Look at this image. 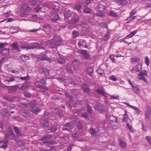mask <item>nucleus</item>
<instances>
[{
  "instance_id": "nucleus-1",
  "label": "nucleus",
  "mask_w": 151,
  "mask_h": 151,
  "mask_svg": "<svg viewBox=\"0 0 151 151\" xmlns=\"http://www.w3.org/2000/svg\"><path fill=\"white\" fill-rule=\"evenodd\" d=\"M63 126L62 129L63 131H67L69 132H71L74 127V123L72 122H68L63 124Z\"/></svg>"
},
{
  "instance_id": "nucleus-2",
  "label": "nucleus",
  "mask_w": 151,
  "mask_h": 151,
  "mask_svg": "<svg viewBox=\"0 0 151 151\" xmlns=\"http://www.w3.org/2000/svg\"><path fill=\"white\" fill-rule=\"evenodd\" d=\"M42 27L43 29V30L47 34H49L52 32V28L50 24H45L42 25Z\"/></svg>"
},
{
  "instance_id": "nucleus-3",
  "label": "nucleus",
  "mask_w": 151,
  "mask_h": 151,
  "mask_svg": "<svg viewBox=\"0 0 151 151\" xmlns=\"http://www.w3.org/2000/svg\"><path fill=\"white\" fill-rule=\"evenodd\" d=\"M78 52L79 54L83 55L86 59H88L90 58V54L88 53L86 50L78 49Z\"/></svg>"
},
{
  "instance_id": "nucleus-4",
  "label": "nucleus",
  "mask_w": 151,
  "mask_h": 151,
  "mask_svg": "<svg viewBox=\"0 0 151 151\" xmlns=\"http://www.w3.org/2000/svg\"><path fill=\"white\" fill-rule=\"evenodd\" d=\"M89 132L91 135L94 137H97L99 136V132L96 131L95 129L91 128L89 130Z\"/></svg>"
},
{
  "instance_id": "nucleus-5",
  "label": "nucleus",
  "mask_w": 151,
  "mask_h": 151,
  "mask_svg": "<svg viewBox=\"0 0 151 151\" xmlns=\"http://www.w3.org/2000/svg\"><path fill=\"white\" fill-rule=\"evenodd\" d=\"M145 116L147 119H149L151 114V110L150 106H146L145 107Z\"/></svg>"
},
{
  "instance_id": "nucleus-6",
  "label": "nucleus",
  "mask_w": 151,
  "mask_h": 151,
  "mask_svg": "<svg viewBox=\"0 0 151 151\" xmlns=\"http://www.w3.org/2000/svg\"><path fill=\"white\" fill-rule=\"evenodd\" d=\"M40 125L43 128L47 127L49 126V123L48 121L41 119Z\"/></svg>"
},
{
  "instance_id": "nucleus-7",
  "label": "nucleus",
  "mask_w": 151,
  "mask_h": 151,
  "mask_svg": "<svg viewBox=\"0 0 151 151\" xmlns=\"http://www.w3.org/2000/svg\"><path fill=\"white\" fill-rule=\"evenodd\" d=\"M39 58L40 60H45L48 61H51V59L49 58H47L46 53L44 52L42 53L40 55Z\"/></svg>"
},
{
  "instance_id": "nucleus-8",
  "label": "nucleus",
  "mask_w": 151,
  "mask_h": 151,
  "mask_svg": "<svg viewBox=\"0 0 151 151\" xmlns=\"http://www.w3.org/2000/svg\"><path fill=\"white\" fill-rule=\"evenodd\" d=\"M20 114L25 117H27L30 115V112L27 110H24L20 111Z\"/></svg>"
},
{
  "instance_id": "nucleus-9",
  "label": "nucleus",
  "mask_w": 151,
  "mask_h": 151,
  "mask_svg": "<svg viewBox=\"0 0 151 151\" xmlns=\"http://www.w3.org/2000/svg\"><path fill=\"white\" fill-rule=\"evenodd\" d=\"M50 118V115L49 113L47 111H45L44 115L42 116L41 119L48 121Z\"/></svg>"
},
{
  "instance_id": "nucleus-10",
  "label": "nucleus",
  "mask_w": 151,
  "mask_h": 151,
  "mask_svg": "<svg viewBox=\"0 0 151 151\" xmlns=\"http://www.w3.org/2000/svg\"><path fill=\"white\" fill-rule=\"evenodd\" d=\"M105 9V6L102 4H100L96 8V11L100 12H104Z\"/></svg>"
},
{
  "instance_id": "nucleus-11",
  "label": "nucleus",
  "mask_w": 151,
  "mask_h": 151,
  "mask_svg": "<svg viewBox=\"0 0 151 151\" xmlns=\"http://www.w3.org/2000/svg\"><path fill=\"white\" fill-rule=\"evenodd\" d=\"M95 91L97 93L100 94H101L103 96H105L106 95L105 89L103 88H99L96 89Z\"/></svg>"
},
{
  "instance_id": "nucleus-12",
  "label": "nucleus",
  "mask_w": 151,
  "mask_h": 151,
  "mask_svg": "<svg viewBox=\"0 0 151 151\" xmlns=\"http://www.w3.org/2000/svg\"><path fill=\"white\" fill-rule=\"evenodd\" d=\"M72 12L70 9L66 10L64 13L65 19H68L71 16Z\"/></svg>"
},
{
  "instance_id": "nucleus-13",
  "label": "nucleus",
  "mask_w": 151,
  "mask_h": 151,
  "mask_svg": "<svg viewBox=\"0 0 151 151\" xmlns=\"http://www.w3.org/2000/svg\"><path fill=\"white\" fill-rule=\"evenodd\" d=\"M62 42V40H58L57 41L55 40L54 44L51 45V47L52 48H57L60 45Z\"/></svg>"
},
{
  "instance_id": "nucleus-14",
  "label": "nucleus",
  "mask_w": 151,
  "mask_h": 151,
  "mask_svg": "<svg viewBox=\"0 0 151 151\" xmlns=\"http://www.w3.org/2000/svg\"><path fill=\"white\" fill-rule=\"evenodd\" d=\"M30 110L35 114L37 113L40 111V109L35 106H33L31 107L30 108Z\"/></svg>"
},
{
  "instance_id": "nucleus-15",
  "label": "nucleus",
  "mask_w": 151,
  "mask_h": 151,
  "mask_svg": "<svg viewBox=\"0 0 151 151\" xmlns=\"http://www.w3.org/2000/svg\"><path fill=\"white\" fill-rule=\"evenodd\" d=\"M65 94L69 102H72L74 101V98L68 92H65Z\"/></svg>"
},
{
  "instance_id": "nucleus-16",
  "label": "nucleus",
  "mask_w": 151,
  "mask_h": 151,
  "mask_svg": "<svg viewBox=\"0 0 151 151\" xmlns=\"http://www.w3.org/2000/svg\"><path fill=\"white\" fill-rule=\"evenodd\" d=\"M53 136L52 135H45L41 137L40 140L43 141L47 139H50L52 138Z\"/></svg>"
},
{
  "instance_id": "nucleus-17",
  "label": "nucleus",
  "mask_w": 151,
  "mask_h": 151,
  "mask_svg": "<svg viewBox=\"0 0 151 151\" xmlns=\"http://www.w3.org/2000/svg\"><path fill=\"white\" fill-rule=\"evenodd\" d=\"M9 50L5 48L1 52V54L3 56H6L10 55Z\"/></svg>"
},
{
  "instance_id": "nucleus-18",
  "label": "nucleus",
  "mask_w": 151,
  "mask_h": 151,
  "mask_svg": "<svg viewBox=\"0 0 151 151\" xmlns=\"http://www.w3.org/2000/svg\"><path fill=\"white\" fill-rule=\"evenodd\" d=\"M15 132L16 133L17 136H21L22 134L21 131L19 130V128L16 126H14L13 127Z\"/></svg>"
},
{
  "instance_id": "nucleus-19",
  "label": "nucleus",
  "mask_w": 151,
  "mask_h": 151,
  "mask_svg": "<svg viewBox=\"0 0 151 151\" xmlns=\"http://www.w3.org/2000/svg\"><path fill=\"white\" fill-rule=\"evenodd\" d=\"M58 15L56 13L53 14L52 16L51 20L52 22H56L59 19Z\"/></svg>"
},
{
  "instance_id": "nucleus-20",
  "label": "nucleus",
  "mask_w": 151,
  "mask_h": 151,
  "mask_svg": "<svg viewBox=\"0 0 151 151\" xmlns=\"http://www.w3.org/2000/svg\"><path fill=\"white\" fill-rule=\"evenodd\" d=\"M119 145L123 148H125L127 146V143L124 141L120 139H119Z\"/></svg>"
},
{
  "instance_id": "nucleus-21",
  "label": "nucleus",
  "mask_w": 151,
  "mask_h": 151,
  "mask_svg": "<svg viewBox=\"0 0 151 151\" xmlns=\"http://www.w3.org/2000/svg\"><path fill=\"white\" fill-rule=\"evenodd\" d=\"M87 73L90 76H92L93 73V68L91 67L88 68L87 70Z\"/></svg>"
},
{
  "instance_id": "nucleus-22",
  "label": "nucleus",
  "mask_w": 151,
  "mask_h": 151,
  "mask_svg": "<svg viewBox=\"0 0 151 151\" xmlns=\"http://www.w3.org/2000/svg\"><path fill=\"white\" fill-rule=\"evenodd\" d=\"M82 88L84 91L87 93L89 92L91 90L89 88L88 85L86 84H83L82 86Z\"/></svg>"
},
{
  "instance_id": "nucleus-23",
  "label": "nucleus",
  "mask_w": 151,
  "mask_h": 151,
  "mask_svg": "<svg viewBox=\"0 0 151 151\" xmlns=\"http://www.w3.org/2000/svg\"><path fill=\"white\" fill-rule=\"evenodd\" d=\"M132 88L134 92L136 94H138L140 92V89L137 86H132Z\"/></svg>"
},
{
  "instance_id": "nucleus-24",
  "label": "nucleus",
  "mask_w": 151,
  "mask_h": 151,
  "mask_svg": "<svg viewBox=\"0 0 151 151\" xmlns=\"http://www.w3.org/2000/svg\"><path fill=\"white\" fill-rule=\"evenodd\" d=\"M57 125V124H54L52 125V127H50L49 129L50 131L52 132H55L58 129Z\"/></svg>"
},
{
  "instance_id": "nucleus-25",
  "label": "nucleus",
  "mask_w": 151,
  "mask_h": 151,
  "mask_svg": "<svg viewBox=\"0 0 151 151\" xmlns=\"http://www.w3.org/2000/svg\"><path fill=\"white\" fill-rule=\"evenodd\" d=\"M57 61L60 64H64L66 63V59L61 57L58 59Z\"/></svg>"
},
{
  "instance_id": "nucleus-26",
  "label": "nucleus",
  "mask_w": 151,
  "mask_h": 151,
  "mask_svg": "<svg viewBox=\"0 0 151 151\" xmlns=\"http://www.w3.org/2000/svg\"><path fill=\"white\" fill-rule=\"evenodd\" d=\"M84 7L83 12L85 13L91 14V9L87 6H83Z\"/></svg>"
},
{
  "instance_id": "nucleus-27",
  "label": "nucleus",
  "mask_w": 151,
  "mask_h": 151,
  "mask_svg": "<svg viewBox=\"0 0 151 151\" xmlns=\"http://www.w3.org/2000/svg\"><path fill=\"white\" fill-rule=\"evenodd\" d=\"M109 122L111 124L113 123L114 122L116 121L117 120V118L114 116L111 115L110 116L109 118Z\"/></svg>"
},
{
  "instance_id": "nucleus-28",
  "label": "nucleus",
  "mask_w": 151,
  "mask_h": 151,
  "mask_svg": "<svg viewBox=\"0 0 151 151\" xmlns=\"http://www.w3.org/2000/svg\"><path fill=\"white\" fill-rule=\"evenodd\" d=\"M18 105L19 107L22 108H26L28 106V105L26 103L21 102L18 103Z\"/></svg>"
},
{
  "instance_id": "nucleus-29",
  "label": "nucleus",
  "mask_w": 151,
  "mask_h": 151,
  "mask_svg": "<svg viewBox=\"0 0 151 151\" xmlns=\"http://www.w3.org/2000/svg\"><path fill=\"white\" fill-rule=\"evenodd\" d=\"M93 0H86L85 1L82 3L83 6H87L93 3Z\"/></svg>"
},
{
  "instance_id": "nucleus-30",
  "label": "nucleus",
  "mask_w": 151,
  "mask_h": 151,
  "mask_svg": "<svg viewBox=\"0 0 151 151\" xmlns=\"http://www.w3.org/2000/svg\"><path fill=\"white\" fill-rule=\"evenodd\" d=\"M23 9L24 11H29L31 10V8L27 4H24L23 5Z\"/></svg>"
},
{
  "instance_id": "nucleus-31",
  "label": "nucleus",
  "mask_w": 151,
  "mask_h": 151,
  "mask_svg": "<svg viewBox=\"0 0 151 151\" xmlns=\"http://www.w3.org/2000/svg\"><path fill=\"white\" fill-rule=\"evenodd\" d=\"M83 122L80 120L77 124V127L79 129H83Z\"/></svg>"
},
{
  "instance_id": "nucleus-32",
  "label": "nucleus",
  "mask_w": 151,
  "mask_h": 151,
  "mask_svg": "<svg viewBox=\"0 0 151 151\" xmlns=\"http://www.w3.org/2000/svg\"><path fill=\"white\" fill-rule=\"evenodd\" d=\"M110 36V33L109 32H108L105 36L102 38V40L104 41H106L109 38Z\"/></svg>"
},
{
  "instance_id": "nucleus-33",
  "label": "nucleus",
  "mask_w": 151,
  "mask_h": 151,
  "mask_svg": "<svg viewBox=\"0 0 151 151\" xmlns=\"http://www.w3.org/2000/svg\"><path fill=\"white\" fill-rule=\"evenodd\" d=\"M82 8V6L80 4H77L75 6V9L79 13L81 12V9Z\"/></svg>"
},
{
  "instance_id": "nucleus-34",
  "label": "nucleus",
  "mask_w": 151,
  "mask_h": 151,
  "mask_svg": "<svg viewBox=\"0 0 151 151\" xmlns=\"http://www.w3.org/2000/svg\"><path fill=\"white\" fill-rule=\"evenodd\" d=\"M19 86L18 84L14 86H11L9 88L12 91H14L17 90Z\"/></svg>"
},
{
  "instance_id": "nucleus-35",
  "label": "nucleus",
  "mask_w": 151,
  "mask_h": 151,
  "mask_svg": "<svg viewBox=\"0 0 151 151\" xmlns=\"http://www.w3.org/2000/svg\"><path fill=\"white\" fill-rule=\"evenodd\" d=\"M36 82H38V83H40L44 85H46L47 84L46 81L44 79H40L39 80H37Z\"/></svg>"
},
{
  "instance_id": "nucleus-36",
  "label": "nucleus",
  "mask_w": 151,
  "mask_h": 151,
  "mask_svg": "<svg viewBox=\"0 0 151 151\" xmlns=\"http://www.w3.org/2000/svg\"><path fill=\"white\" fill-rule=\"evenodd\" d=\"M138 78L141 79L143 80L145 82L147 81V80L146 79L144 76L139 73L137 76Z\"/></svg>"
},
{
  "instance_id": "nucleus-37",
  "label": "nucleus",
  "mask_w": 151,
  "mask_h": 151,
  "mask_svg": "<svg viewBox=\"0 0 151 151\" xmlns=\"http://www.w3.org/2000/svg\"><path fill=\"white\" fill-rule=\"evenodd\" d=\"M95 109L100 112L103 111H104V109L103 107L100 106H95Z\"/></svg>"
},
{
  "instance_id": "nucleus-38",
  "label": "nucleus",
  "mask_w": 151,
  "mask_h": 151,
  "mask_svg": "<svg viewBox=\"0 0 151 151\" xmlns=\"http://www.w3.org/2000/svg\"><path fill=\"white\" fill-rule=\"evenodd\" d=\"M44 75L46 76L49 75V71L48 69L46 68H42V69Z\"/></svg>"
},
{
  "instance_id": "nucleus-39",
  "label": "nucleus",
  "mask_w": 151,
  "mask_h": 151,
  "mask_svg": "<svg viewBox=\"0 0 151 151\" xmlns=\"http://www.w3.org/2000/svg\"><path fill=\"white\" fill-rule=\"evenodd\" d=\"M29 3L30 5L34 6L37 5V1L36 0H29Z\"/></svg>"
},
{
  "instance_id": "nucleus-40",
  "label": "nucleus",
  "mask_w": 151,
  "mask_h": 151,
  "mask_svg": "<svg viewBox=\"0 0 151 151\" xmlns=\"http://www.w3.org/2000/svg\"><path fill=\"white\" fill-rule=\"evenodd\" d=\"M79 17L78 16H76L75 18L72 19V23L74 24L78 22L79 19Z\"/></svg>"
},
{
  "instance_id": "nucleus-41",
  "label": "nucleus",
  "mask_w": 151,
  "mask_h": 151,
  "mask_svg": "<svg viewBox=\"0 0 151 151\" xmlns=\"http://www.w3.org/2000/svg\"><path fill=\"white\" fill-rule=\"evenodd\" d=\"M109 15L114 17H118V15L113 11H111L109 13Z\"/></svg>"
},
{
  "instance_id": "nucleus-42",
  "label": "nucleus",
  "mask_w": 151,
  "mask_h": 151,
  "mask_svg": "<svg viewBox=\"0 0 151 151\" xmlns=\"http://www.w3.org/2000/svg\"><path fill=\"white\" fill-rule=\"evenodd\" d=\"M72 34L73 35V37L76 38L79 36V33L76 30H74L72 32Z\"/></svg>"
},
{
  "instance_id": "nucleus-43",
  "label": "nucleus",
  "mask_w": 151,
  "mask_h": 151,
  "mask_svg": "<svg viewBox=\"0 0 151 151\" xmlns=\"http://www.w3.org/2000/svg\"><path fill=\"white\" fill-rule=\"evenodd\" d=\"M111 124V126L114 129H116L117 128V127L118 126V123L117 122V121H115Z\"/></svg>"
},
{
  "instance_id": "nucleus-44",
  "label": "nucleus",
  "mask_w": 151,
  "mask_h": 151,
  "mask_svg": "<svg viewBox=\"0 0 151 151\" xmlns=\"http://www.w3.org/2000/svg\"><path fill=\"white\" fill-rule=\"evenodd\" d=\"M9 132L10 134L12 136V139H14L17 138L16 135L12 130H10Z\"/></svg>"
},
{
  "instance_id": "nucleus-45",
  "label": "nucleus",
  "mask_w": 151,
  "mask_h": 151,
  "mask_svg": "<svg viewBox=\"0 0 151 151\" xmlns=\"http://www.w3.org/2000/svg\"><path fill=\"white\" fill-rule=\"evenodd\" d=\"M22 48L26 49L27 50L35 48L33 46H28L27 45H22Z\"/></svg>"
},
{
  "instance_id": "nucleus-46",
  "label": "nucleus",
  "mask_w": 151,
  "mask_h": 151,
  "mask_svg": "<svg viewBox=\"0 0 151 151\" xmlns=\"http://www.w3.org/2000/svg\"><path fill=\"white\" fill-rule=\"evenodd\" d=\"M66 70L68 72L73 73V67L72 66H68L66 68Z\"/></svg>"
},
{
  "instance_id": "nucleus-47",
  "label": "nucleus",
  "mask_w": 151,
  "mask_h": 151,
  "mask_svg": "<svg viewBox=\"0 0 151 151\" xmlns=\"http://www.w3.org/2000/svg\"><path fill=\"white\" fill-rule=\"evenodd\" d=\"M132 109H134L135 111V112L136 114H139L141 113V110H140L137 107L134 106H132Z\"/></svg>"
},
{
  "instance_id": "nucleus-48",
  "label": "nucleus",
  "mask_w": 151,
  "mask_h": 151,
  "mask_svg": "<svg viewBox=\"0 0 151 151\" xmlns=\"http://www.w3.org/2000/svg\"><path fill=\"white\" fill-rule=\"evenodd\" d=\"M136 17V16H132V15H130L129 17L127 18V19H125V20L126 21H128L127 22V23H129L130 22V20L133 19H134Z\"/></svg>"
},
{
  "instance_id": "nucleus-49",
  "label": "nucleus",
  "mask_w": 151,
  "mask_h": 151,
  "mask_svg": "<svg viewBox=\"0 0 151 151\" xmlns=\"http://www.w3.org/2000/svg\"><path fill=\"white\" fill-rule=\"evenodd\" d=\"M21 59L23 61H26L29 59V57L26 55H22L21 56Z\"/></svg>"
},
{
  "instance_id": "nucleus-50",
  "label": "nucleus",
  "mask_w": 151,
  "mask_h": 151,
  "mask_svg": "<svg viewBox=\"0 0 151 151\" xmlns=\"http://www.w3.org/2000/svg\"><path fill=\"white\" fill-rule=\"evenodd\" d=\"M87 108L88 111L90 114H91L93 112V110L91 106L89 105H87L86 106Z\"/></svg>"
},
{
  "instance_id": "nucleus-51",
  "label": "nucleus",
  "mask_w": 151,
  "mask_h": 151,
  "mask_svg": "<svg viewBox=\"0 0 151 151\" xmlns=\"http://www.w3.org/2000/svg\"><path fill=\"white\" fill-rule=\"evenodd\" d=\"M55 40L53 38L52 39L48 40L47 41V44H51V45L52 44H54Z\"/></svg>"
},
{
  "instance_id": "nucleus-52",
  "label": "nucleus",
  "mask_w": 151,
  "mask_h": 151,
  "mask_svg": "<svg viewBox=\"0 0 151 151\" xmlns=\"http://www.w3.org/2000/svg\"><path fill=\"white\" fill-rule=\"evenodd\" d=\"M7 110L6 109H4L1 112V114L2 116H4L7 113Z\"/></svg>"
},
{
  "instance_id": "nucleus-53",
  "label": "nucleus",
  "mask_w": 151,
  "mask_h": 151,
  "mask_svg": "<svg viewBox=\"0 0 151 151\" xmlns=\"http://www.w3.org/2000/svg\"><path fill=\"white\" fill-rule=\"evenodd\" d=\"M12 47L13 49L14 50H16L19 51L18 50V48L17 46V43H14L12 45Z\"/></svg>"
},
{
  "instance_id": "nucleus-54",
  "label": "nucleus",
  "mask_w": 151,
  "mask_h": 151,
  "mask_svg": "<svg viewBox=\"0 0 151 151\" xmlns=\"http://www.w3.org/2000/svg\"><path fill=\"white\" fill-rule=\"evenodd\" d=\"M102 12H100L96 13V15L98 17H104V14Z\"/></svg>"
},
{
  "instance_id": "nucleus-55",
  "label": "nucleus",
  "mask_w": 151,
  "mask_h": 151,
  "mask_svg": "<svg viewBox=\"0 0 151 151\" xmlns=\"http://www.w3.org/2000/svg\"><path fill=\"white\" fill-rule=\"evenodd\" d=\"M81 116L84 118L86 119H88V114L87 113H84L81 114Z\"/></svg>"
},
{
  "instance_id": "nucleus-56",
  "label": "nucleus",
  "mask_w": 151,
  "mask_h": 151,
  "mask_svg": "<svg viewBox=\"0 0 151 151\" xmlns=\"http://www.w3.org/2000/svg\"><path fill=\"white\" fill-rule=\"evenodd\" d=\"M3 99L7 101H10L12 102L13 101V99L10 97H3Z\"/></svg>"
},
{
  "instance_id": "nucleus-57",
  "label": "nucleus",
  "mask_w": 151,
  "mask_h": 151,
  "mask_svg": "<svg viewBox=\"0 0 151 151\" xmlns=\"http://www.w3.org/2000/svg\"><path fill=\"white\" fill-rule=\"evenodd\" d=\"M35 46L37 49L45 50V48L43 47L41 45L38 44L36 45Z\"/></svg>"
},
{
  "instance_id": "nucleus-58",
  "label": "nucleus",
  "mask_w": 151,
  "mask_h": 151,
  "mask_svg": "<svg viewBox=\"0 0 151 151\" xmlns=\"http://www.w3.org/2000/svg\"><path fill=\"white\" fill-rule=\"evenodd\" d=\"M16 77L15 76H12L10 77L9 80H7L6 81L9 82L14 81L15 80V77Z\"/></svg>"
},
{
  "instance_id": "nucleus-59",
  "label": "nucleus",
  "mask_w": 151,
  "mask_h": 151,
  "mask_svg": "<svg viewBox=\"0 0 151 151\" xmlns=\"http://www.w3.org/2000/svg\"><path fill=\"white\" fill-rule=\"evenodd\" d=\"M136 32H137L136 31H132L127 37H128V38L132 37L136 33Z\"/></svg>"
},
{
  "instance_id": "nucleus-60",
  "label": "nucleus",
  "mask_w": 151,
  "mask_h": 151,
  "mask_svg": "<svg viewBox=\"0 0 151 151\" xmlns=\"http://www.w3.org/2000/svg\"><path fill=\"white\" fill-rule=\"evenodd\" d=\"M97 72L98 73L101 75H102L104 72V71L101 68H98L97 70Z\"/></svg>"
},
{
  "instance_id": "nucleus-61",
  "label": "nucleus",
  "mask_w": 151,
  "mask_h": 151,
  "mask_svg": "<svg viewBox=\"0 0 151 151\" xmlns=\"http://www.w3.org/2000/svg\"><path fill=\"white\" fill-rule=\"evenodd\" d=\"M24 94L25 96L29 98L31 96V94L29 92H24Z\"/></svg>"
},
{
  "instance_id": "nucleus-62",
  "label": "nucleus",
  "mask_w": 151,
  "mask_h": 151,
  "mask_svg": "<svg viewBox=\"0 0 151 151\" xmlns=\"http://www.w3.org/2000/svg\"><path fill=\"white\" fill-rule=\"evenodd\" d=\"M127 127L129 129L131 132H134V130L133 128L132 127L129 125L128 123L127 124Z\"/></svg>"
},
{
  "instance_id": "nucleus-63",
  "label": "nucleus",
  "mask_w": 151,
  "mask_h": 151,
  "mask_svg": "<svg viewBox=\"0 0 151 151\" xmlns=\"http://www.w3.org/2000/svg\"><path fill=\"white\" fill-rule=\"evenodd\" d=\"M50 150H42L41 151H56V149L54 147H50Z\"/></svg>"
},
{
  "instance_id": "nucleus-64",
  "label": "nucleus",
  "mask_w": 151,
  "mask_h": 151,
  "mask_svg": "<svg viewBox=\"0 0 151 151\" xmlns=\"http://www.w3.org/2000/svg\"><path fill=\"white\" fill-rule=\"evenodd\" d=\"M146 138L148 143L151 145V137L150 136H147Z\"/></svg>"
}]
</instances>
